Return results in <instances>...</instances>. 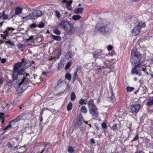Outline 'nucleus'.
<instances>
[{"instance_id":"f3484780","label":"nucleus","mask_w":153,"mask_h":153,"mask_svg":"<svg viewBox=\"0 0 153 153\" xmlns=\"http://www.w3.org/2000/svg\"><path fill=\"white\" fill-rule=\"evenodd\" d=\"M83 12V8H77L74 11V12L76 14L82 13Z\"/></svg>"},{"instance_id":"4d7b16f0","label":"nucleus","mask_w":153,"mask_h":153,"mask_svg":"<svg viewBox=\"0 0 153 153\" xmlns=\"http://www.w3.org/2000/svg\"><path fill=\"white\" fill-rule=\"evenodd\" d=\"M33 36H31L27 40H28V41L31 40L32 41V40H33L32 39H33Z\"/></svg>"},{"instance_id":"3c124183","label":"nucleus","mask_w":153,"mask_h":153,"mask_svg":"<svg viewBox=\"0 0 153 153\" xmlns=\"http://www.w3.org/2000/svg\"><path fill=\"white\" fill-rule=\"evenodd\" d=\"M17 47L19 48H22L23 47V46L22 44H20L17 45Z\"/></svg>"},{"instance_id":"cd10ccee","label":"nucleus","mask_w":153,"mask_h":153,"mask_svg":"<svg viewBox=\"0 0 153 153\" xmlns=\"http://www.w3.org/2000/svg\"><path fill=\"white\" fill-rule=\"evenodd\" d=\"M73 55L72 54V53L71 52H69L66 53L65 55V57L66 59H69V58L72 57Z\"/></svg>"},{"instance_id":"f03ea898","label":"nucleus","mask_w":153,"mask_h":153,"mask_svg":"<svg viewBox=\"0 0 153 153\" xmlns=\"http://www.w3.org/2000/svg\"><path fill=\"white\" fill-rule=\"evenodd\" d=\"M98 31L102 34L108 35L112 32L111 27L109 25H107L100 27Z\"/></svg>"},{"instance_id":"423d86ee","label":"nucleus","mask_w":153,"mask_h":153,"mask_svg":"<svg viewBox=\"0 0 153 153\" xmlns=\"http://www.w3.org/2000/svg\"><path fill=\"white\" fill-rule=\"evenodd\" d=\"M141 29L137 25L133 28L131 31V34L134 36H136L139 34Z\"/></svg>"},{"instance_id":"13d9d810","label":"nucleus","mask_w":153,"mask_h":153,"mask_svg":"<svg viewBox=\"0 0 153 153\" xmlns=\"http://www.w3.org/2000/svg\"><path fill=\"white\" fill-rule=\"evenodd\" d=\"M90 140L92 143H95L94 140L93 139H91Z\"/></svg>"},{"instance_id":"0eeeda50","label":"nucleus","mask_w":153,"mask_h":153,"mask_svg":"<svg viewBox=\"0 0 153 153\" xmlns=\"http://www.w3.org/2000/svg\"><path fill=\"white\" fill-rule=\"evenodd\" d=\"M89 111L90 113L91 114L93 118H96L97 117L98 113L96 108L94 109H90Z\"/></svg>"},{"instance_id":"b1692460","label":"nucleus","mask_w":153,"mask_h":153,"mask_svg":"<svg viewBox=\"0 0 153 153\" xmlns=\"http://www.w3.org/2000/svg\"><path fill=\"white\" fill-rule=\"evenodd\" d=\"M25 70L24 68H21L17 71V74L19 75H22L24 74Z\"/></svg>"},{"instance_id":"6ab92c4d","label":"nucleus","mask_w":153,"mask_h":153,"mask_svg":"<svg viewBox=\"0 0 153 153\" xmlns=\"http://www.w3.org/2000/svg\"><path fill=\"white\" fill-rule=\"evenodd\" d=\"M18 75L17 71H15L13 70V72L12 75V77L13 80L16 79L18 78Z\"/></svg>"},{"instance_id":"603ef678","label":"nucleus","mask_w":153,"mask_h":153,"mask_svg":"<svg viewBox=\"0 0 153 153\" xmlns=\"http://www.w3.org/2000/svg\"><path fill=\"white\" fill-rule=\"evenodd\" d=\"M138 138V135H136L135 137L133 138V141H135L137 140Z\"/></svg>"},{"instance_id":"e2e57ef3","label":"nucleus","mask_w":153,"mask_h":153,"mask_svg":"<svg viewBox=\"0 0 153 153\" xmlns=\"http://www.w3.org/2000/svg\"><path fill=\"white\" fill-rule=\"evenodd\" d=\"M133 79L134 81H136L137 80V78L136 77H134Z\"/></svg>"},{"instance_id":"9b49d317","label":"nucleus","mask_w":153,"mask_h":153,"mask_svg":"<svg viewBox=\"0 0 153 153\" xmlns=\"http://www.w3.org/2000/svg\"><path fill=\"white\" fill-rule=\"evenodd\" d=\"M24 114H20L18 117H17L15 119L13 120H12L10 121V123H13L14 124L18 122L20 120H22Z\"/></svg>"},{"instance_id":"774afa93","label":"nucleus","mask_w":153,"mask_h":153,"mask_svg":"<svg viewBox=\"0 0 153 153\" xmlns=\"http://www.w3.org/2000/svg\"><path fill=\"white\" fill-rule=\"evenodd\" d=\"M136 153H144L142 151H140L139 152H136Z\"/></svg>"},{"instance_id":"7ed1b4c3","label":"nucleus","mask_w":153,"mask_h":153,"mask_svg":"<svg viewBox=\"0 0 153 153\" xmlns=\"http://www.w3.org/2000/svg\"><path fill=\"white\" fill-rule=\"evenodd\" d=\"M28 83L29 81L27 78H25L23 79L21 82L19 84V87H18V89H21L22 91V90L24 89V88H23V87L24 88L25 85Z\"/></svg>"},{"instance_id":"39448f33","label":"nucleus","mask_w":153,"mask_h":153,"mask_svg":"<svg viewBox=\"0 0 153 153\" xmlns=\"http://www.w3.org/2000/svg\"><path fill=\"white\" fill-rule=\"evenodd\" d=\"M31 14L34 19L41 16L42 15V11L39 10L34 11Z\"/></svg>"},{"instance_id":"473e14b6","label":"nucleus","mask_w":153,"mask_h":153,"mask_svg":"<svg viewBox=\"0 0 153 153\" xmlns=\"http://www.w3.org/2000/svg\"><path fill=\"white\" fill-rule=\"evenodd\" d=\"M72 104L70 102L67 106V109L68 111H70L72 109Z\"/></svg>"},{"instance_id":"79ce46f5","label":"nucleus","mask_w":153,"mask_h":153,"mask_svg":"<svg viewBox=\"0 0 153 153\" xmlns=\"http://www.w3.org/2000/svg\"><path fill=\"white\" fill-rule=\"evenodd\" d=\"M53 33L57 35H60L61 34V32L58 29L54 30L53 31Z\"/></svg>"},{"instance_id":"2f4dec72","label":"nucleus","mask_w":153,"mask_h":153,"mask_svg":"<svg viewBox=\"0 0 153 153\" xmlns=\"http://www.w3.org/2000/svg\"><path fill=\"white\" fill-rule=\"evenodd\" d=\"M81 111L84 113H86L87 111V110L86 107L85 106H82L81 108Z\"/></svg>"},{"instance_id":"bf43d9fd","label":"nucleus","mask_w":153,"mask_h":153,"mask_svg":"<svg viewBox=\"0 0 153 153\" xmlns=\"http://www.w3.org/2000/svg\"><path fill=\"white\" fill-rule=\"evenodd\" d=\"M111 94H112V98L113 99H114L115 98L114 97V93H113V92H111Z\"/></svg>"},{"instance_id":"9d476101","label":"nucleus","mask_w":153,"mask_h":153,"mask_svg":"<svg viewBox=\"0 0 153 153\" xmlns=\"http://www.w3.org/2000/svg\"><path fill=\"white\" fill-rule=\"evenodd\" d=\"M140 105L139 104H135L131 106V111L132 112H138L140 108Z\"/></svg>"},{"instance_id":"f257e3e1","label":"nucleus","mask_w":153,"mask_h":153,"mask_svg":"<svg viewBox=\"0 0 153 153\" xmlns=\"http://www.w3.org/2000/svg\"><path fill=\"white\" fill-rule=\"evenodd\" d=\"M131 58L130 62L132 64H134L139 62L140 60V55L135 49H133L131 51Z\"/></svg>"},{"instance_id":"2eb2a0df","label":"nucleus","mask_w":153,"mask_h":153,"mask_svg":"<svg viewBox=\"0 0 153 153\" xmlns=\"http://www.w3.org/2000/svg\"><path fill=\"white\" fill-rule=\"evenodd\" d=\"M22 66L21 62H18L16 63L14 65L13 70L15 71H17V70Z\"/></svg>"},{"instance_id":"69168bd1","label":"nucleus","mask_w":153,"mask_h":153,"mask_svg":"<svg viewBox=\"0 0 153 153\" xmlns=\"http://www.w3.org/2000/svg\"><path fill=\"white\" fill-rule=\"evenodd\" d=\"M42 74L44 75H46V73L45 72H43Z\"/></svg>"},{"instance_id":"a18cd8bd","label":"nucleus","mask_w":153,"mask_h":153,"mask_svg":"<svg viewBox=\"0 0 153 153\" xmlns=\"http://www.w3.org/2000/svg\"><path fill=\"white\" fill-rule=\"evenodd\" d=\"M77 71H76L73 76V79L74 81L77 78Z\"/></svg>"},{"instance_id":"864d4df0","label":"nucleus","mask_w":153,"mask_h":153,"mask_svg":"<svg viewBox=\"0 0 153 153\" xmlns=\"http://www.w3.org/2000/svg\"><path fill=\"white\" fill-rule=\"evenodd\" d=\"M117 125L116 124H114L112 126L113 129L114 130L116 129L117 128Z\"/></svg>"},{"instance_id":"aec40b11","label":"nucleus","mask_w":153,"mask_h":153,"mask_svg":"<svg viewBox=\"0 0 153 153\" xmlns=\"http://www.w3.org/2000/svg\"><path fill=\"white\" fill-rule=\"evenodd\" d=\"M129 21L131 22V24H135L137 22V20L134 17H133L130 18L129 20Z\"/></svg>"},{"instance_id":"dca6fc26","label":"nucleus","mask_w":153,"mask_h":153,"mask_svg":"<svg viewBox=\"0 0 153 153\" xmlns=\"http://www.w3.org/2000/svg\"><path fill=\"white\" fill-rule=\"evenodd\" d=\"M137 65H139L140 66H138L137 68L138 71H146V67L144 65H142L141 63H140Z\"/></svg>"},{"instance_id":"7c9ffc66","label":"nucleus","mask_w":153,"mask_h":153,"mask_svg":"<svg viewBox=\"0 0 153 153\" xmlns=\"http://www.w3.org/2000/svg\"><path fill=\"white\" fill-rule=\"evenodd\" d=\"M13 124V123H10V121L9 123V124L7 125L6 127H5L3 129V130L4 131H5V130H8L9 129H10L11 127H12V125H11V124Z\"/></svg>"},{"instance_id":"ea45409f","label":"nucleus","mask_w":153,"mask_h":153,"mask_svg":"<svg viewBox=\"0 0 153 153\" xmlns=\"http://www.w3.org/2000/svg\"><path fill=\"white\" fill-rule=\"evenodd\" d=\"M75 98V93L74 92H72L71 95V100L72 101H73L74 100Z\"/></svg>"},{"instance_id":"de8ad7c7","label":"nucleus","mask_w":153,"mask_h":153,"mask_svg":"<svg viewBox=\"0 0 153 153\" xmlns=\"http://www.w3.org/2000/svg\"><path fill=\"white\" fill-rule=\"evenodd\" d=\"M45 26L44 24L43 23H42L39 24L38 27L40 28L43 27Z\"/></svg>"},{"instance_id":"338daca9","label":"nucleus","mask_w":153,"mask_h":153,"mask_svg":"<svg viewBox=\"0 0 153 153\" xmlns=\"http://www.w3.org/2000/svg\"><path fill=\"white\" fill-rule=\"evenodd\" d=\"M45 150V149H44L40 153H42Z\"/></svg>"},{"instance_id":"ddd939ff","label":"nucleus","mask_w":153,"mask_h":153,"mask_svg":"<svg viewBox=\"0 0 153 153\" xmlns=\"http://www.w3.org/2000/svg\"><path fill=\"white\" fill-rule=\"evenodd\" d=\"M140 66L139 65H136L134 66V68H132L131 71V74H137L139 76L140 75V74H138V70L137 69L138 68V66Z\"/></svg>"},{"instance_id":"f8f14e48","label":"nucleus","mask_w":153,"mask_h":153,"mask_svg":"<svg viewBox=\"0 0 153 153\" xmlns=\"http://www.w3.org/2000/svg\"><path fill=\"white\" fill-rule=\"evenodd\" d=\"M75 30V28L74 27L73 25L70 24V25L69 26V27H68L66 30L69 33L72 34L74 32Z\"/></svg>"},{"instance_id":"c85d7f7f","label":"nucleus","mask_w":153,"mask_h":153,"mask_svg":"<svg viewBox=\"0 0 153 153\" xmlns=\"http://www.w3.org/2000/svg\"><path fill=\"white\" fill-rule=\"evenodd\" d=\"M72 19L75 21L79 20L81 18V16L79 15H74L72 17Z\"/></svg>"},{"instance_id":"393cba45","label":"nucleus","mask_w":153,"mask_h":153,"mask_svg":"<svg viewBox=\"0 0 153 153\" xmlns=\"http://www.w3.org/2000/svg\"><path fill=\"white\" fill-rule=\"evenodd\" d=\"M146 105L148 106H150L153 105V97L150 98L146 102Z\"/></svg>"},{"instance_id":"c03bdc74","label":"nucleus","mask_w":153,"mask_h":153,"mask_svg":"<svg viewBox=\"0 0 153 153\" xmlns=\"http://www.w3.org/2000/svg\"><path fill=\"white\" fill-rule=\"evenodd\" d=\"M1 17L3 20L7 19L8 18V16L7 15L4 14Z\"/></svg>"},{"instance_id":"0e129e2a","label":"nucleus","mask_w":153,"mask_h":153,"mask_svg":"<svg viewBox=\"0 0 153 153\" xmlns=\"http://www.w3.org/2000/svg\"><path fill=\"white\" fill-rule=\"evenodd\" d=\"M4 22H0V25H1V27L3 25V23Z\"/></svg>"},{"instance_id":"e433bc0d","label":"nucleus","mask_w":153,"mask_h":153,"mask_svg":"<svg viewBox=\"0 0 153 153\" xmlns=\"http://www.w3.org/2000/svg\"><path fill=\"white\" fill-rule=\"evenodd\" d=\"M134 89V87H132L130 86L126 88L127 91L128 92H130L132 91Z\"/></svg>"},{"instance_id":"6e6d98bb","label":"nucleus","mask_w":153,"mask_h":153,"mask_svg":"<svg viewBox=\"0 0 153 153\" xmlns=\"http://www.w3.org/2000/svg\"><path fill=\"white\" fill-rule=\"evenodd\" d=\"M112 49V47L110 45L108 47V51H111Z\"/></svg>"},{"instance_id":"5fc2aeb1","label":"nucleus","mask_w":153,"mask_h":153,"mask_svg":"<svg viewBox=\"0 0 153 153\" xmlns=\"http://www.w3.org/2000/svg\"><path fill=\"white\" fill-rule=\"evenodd\" d=\"M6 59H5L3 58L1 59V63H5L6 62Z\"/></svg>"},{"instance_id":"5701e85b","label":"nucleus","mask_w":153,"mask_h":153,"mask_svg":"<svg viewBox=\"0 0 153 153\" xmlns=\"http://www.w3.org/2000/svg\"><path fill=\"white\" fill-rule=\"evenodd\" d=\"M87 102V100L86 99H83L81 98L79 101V102L80 105H82L84 104H86Z\"/></svg>"},{"instance_id":"20e7f679","label":"nucleus","mask_w":153,"mask_h":153,"mask_svg":"<svg viewBox=\"0 0 153 153\" xmlns=\"http://www.w3.org/2000/svg\"><path fill=\"white\" fill-rule=\"evenodd\" d=\"M70 23L68 21H63L60 23L59 25L60 27H61V28H63L66 30L70 25Z\"/></svg>"},{"instance_id":"c756f323","label":"nucleus","mask_w":153,"mask_h":153,"mask_svg":"<svg viewBox=\"0 0 153 153\" xmlns=\"http://www.w3.org/2000/svg\"><path fill=\"white\" fill-rule=\"evenodd\" d=\"M23 19H33V17L32 16V14L30 13L29 14V15L27 16L24 17Z\"/></svg>"},{"instance_id":"680f3d73","label":"nucleus","mask_w":153,"mask_h":153,"mask_svg":"<svg viewBox=\"0 0 153 153\" xmlns=\"http://www.w3.org/2000/svg\"><path fill=\"white\" fill-rule=\"evenodd\" d=\"M62 2H63L64 3H67V2L68 1H67L66 0H63V1H62Z\"/></svg>"},{"instance_id":"72a5a7b5","label":"nucleus","mask_w":153,"mask_h":153,"mask_svg":"<svg viewBox=\"0 0 153 153\" xmlns=\"http://www.w3.org/2000/svg\"><path fill=\"white\" fill-rule=\"evenodd\" d=\"M65 77L66 79L68 80H70L71 78V74H69V73H67L66 74Z\"/></svg>"},{"instance_id":"1a4fd4ad","label":"nucleus","mask_w":153,"mask_h":153,"mask_svg":"<svg viewBox=\"0 0 153 153\" xmlns=\"http://www.w3.org/2000/svg\"><path fill=\"white\" fill-rule=\"evenodd\" d=\"M84 122L82 117H80L78 119L76 120L75 126L76 127L80 126Z\"/></svg>"},{"instance_id":"6e6552de","label":"nucleus","mask_w":153,"mask_h":153,"mask_svg":"<svg viewBox=\"0 0 153 153\" xmlns=\"http://www.w3.org/2000/svg\"><path fill=\"white\" fill-rule=\"evenodd\" d=\"M92 55H93L94 58L96 59L97 58L102 57V53L100 50H98L96 51L94 53H92Z\"/></svg>"},{"instance_id":"4be33fe9","label":"nucleus","mask_w":153,"mask_h":153,"mask_svg":"<svg viewBox=\"0 0 153 153\" xmlns=\"http://www.w3.org/2000/svg\"><path fill=\"white\" fill-rule=\"evenodd\" d=\"M52 37L54 39L58 41H59L61 39V37L60 36H56L52 34L51 35Z\"/></svg>"},{"instance_id":"8fccbe9b","label":"nucleus","mask_w":153,"mask_h":153,"mask_svg":"<svg viewBox=\"0 0 153 153\" xmlns=\"http://www.w3.org/2000/svg\"><path fill=\"white\" fill-rule=\"evenodd\" d=\"M102 127L103 128H106L107 127L106 124L105 123H103L102 124Z\"/></svg>"},{"instance_id":"c9c22d12","label":"nucleus","mask_w":153,"mask_h":153,"mask_svg":"<svg viewBox=\"0 0 153 153\" xmlns=\"http://www.w3.org/2000/svg\"><path fill=\"white\" fill-rule=\"evenodd\" d=\"M55 13L56 17L58 19H59L61 17V14L60 13L57 11H56Z\"/></svg>"},{"instance_id":"37998d69","label":"nucleus","mask_w":153,"mask_h":153,"mask_svg":"<svg viewBox=\"0 0 153 153\" xmlns=\"http://www.w3.org/2000/svg\"><path fill=\"white\" fill-rule=\"evenodd\" d=\"M71 65V62H67L65 67V69L67 70V69H69V68Z\"/></svg>"},{"instance_id":"f704fd0d","label":"nucleus","mask_w":153,"mask_h":153,"mask_svg":"<svg viewBox=\"0 0 153 153\" xmlns=\"http://www.w3.org/2000/svg\"><path fill=\"white\" fill-rule=\"evenodd\" d=\"M6 44H8L10 45L14 46V42H12L11 40H8L6 41H5Z\"/></svg>"},{"instance_id":"a211bd4d","label":"nucleus","mask_w":153,"mask_h":153,"mask_svg":"<svg viewBox=\"0 0 153 153\" xmlns=\"http://www.w3.org/2000/svg\"><path fill=\"white\" fill-rule=\"evenodd\" d=\"M22 8L17 7L16 8L15 10V13L16 15H18L20 14L22 12Z\"/></svg>"},{"instance_id":"bb28decb","label":"nucleus","mask_w":153,"mask_h":153,"mask_svg":"<svg viewBox=\"0 0 153 153\" xmlns=\"http://www.w3.org/2000/svg\"><path fill=\"white\" fill-rule=\"evenodd\" d=\"M72 4V1H68L66 4V7L68 10H71V4Z\"/></svg>"},{"instance_id":"4468645a","label":"nucleus","mask_w":153,"mask_h":153,"mask_svg":"<svg viewBox=\"0 0 153 153\" xmlns=\"http://www.w3.org/2000/svg\"><path fill=\"white\" fill-rule=\"evenodd\" d=\"M88 105L89 108L94 109L96 108L94 103V100L92 99L90 100L87 103Z\"/></svg>"},{"instance_id":"a19ab883","label":"nucleus","mask_w":153,"mask_h":153,"mask_svg":"<svg viewBox=\"0 0 153 153\" xmlns=\"http://www.w3.org/2000/svg\"><path fill=\"white\" fill-rule=\"evenodd\" d=\"M4 114L3 113H0V118L2 120V123H4Z\"/></svg>"},{"instance_id":"09e8293b","label":"nucleus","mask_w":153,"mask_h":153,"mask_svg":"<svg viewBox=\"0 0 153 153\" xmlns=\"http://www.w3.org/2000/svg\"><path fill=\"white\" fill-rule=\"evenodd\" d=\"M63 67V65L62 63H59L58 65V68L59 69L62 68Z\"/></svg>"},{"instance_id":"58836bf2","label":"nucleus","mask_w":153,"mask_h":153,"mask_svg":"<svg viewBox=\"0 0 153 153\" xmlns=\"http://www.w3.org/2000/svg\"><path fill=\"white\" fill-rule=\"evenodd\" d=\"M15 29L13 27H8L7 28L6 31L9 33H11Z\"/></svg>"},{"instance_id":"412c9836","label":"nucleus","mask_w":153,"mask_h":153,"mask_svg":"<svg viewBox=\"0 0 153 153\" xmlns=\"http://www.w3.org/2000/svg\"><path fill=\"white\" fill-rule=\"evenodd\" d=\"M9 34V32H8L7 31H6V30L2 33L1 34V35L4 39H5L6 38V37L8 36Z\"/></svg>"},{"instance_id":"49530a36","label":"nucleus","mask_w":153,"mask_h":153,"mask_svg":"<svg viewBox=\"0 0 153 153\" xmlns=\"http://www.w3.org/2000/svg\"><path fill=\"white\" fill-rule=\"evenodd\" d=\"M37 26V25L35 23H33L30 25V27L31 28H35Z\"/></svg>"},{"instance_id":"a878e982","label":"nucleus","mask_w":153,"mask_h":153,"mask_svg":"<svg viewBox=\"0 0 153 153\" xmlns=\"http://www.w3.org/2000/svg\"><path fill=\"white\" fill-rule=\"evenodd\" d=\"M137 26H138V27H139L141 29V28H143L145 27L146 26V25L145 23L144 22H140Z\"/></svg>"},{"instance_id":"4c0bfd02","label":"nucleus","mask_w":153,"mask_h":153,"mask_svg":"<svg viewBox=\"0 0 153 153\" xmlns=\"http://www.w3.org/2000/svg\"><path fill=\"white\" fill-rule=\"evenodd\" d=\"M68 151L69 153H72L74 152V150L72 146H69L68 148Z\"/></svg>"},{"instance_id":"052dcab7","label":"nucleus","mask_w":153,"mask_h":153,"mask_svg":"<svg viewBox=\"0 0 153 153\" xmlns=\"http://www.w3.org/2000/svg\"><path fill=\"white\" fill-rule=\"evenodd\" d=\"M3 81V79H2L0 78V84H2Z\"/></svg>"}]
</instances>
